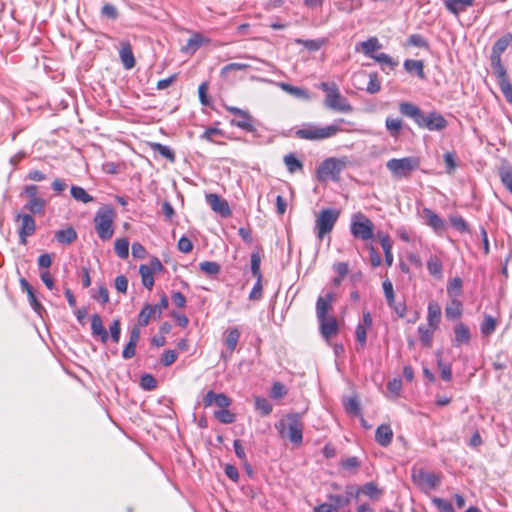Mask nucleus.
Listing matches in <instances>:
<instances>
[{
    "mask_svg": "<svg viewBox=\"0 0 512 512\" xmlns=\"http://www.w3.org/2000/svg\"><path fill=\"white\" fill-rule=\"evenodd\" d=\"M345 120L343 118H339L335 121V123L328 125L326 127H316L312 124H308L301 129H298L295 132V136L299 139L305 140H323L330 137L335 136L342 129L338 125V123H344Z\"/></svg>",
    "mask_w": 512,
    "mask_h": 512,
    "instance_id": "nucleus-1",
    "label": "nucleus"
},
{
    "mask_svg": "<svg viewBox=\"0 0 512 512\" xmlns=\"http://www.w3.org/2000/svg\"><path fill=\"white\" fill-rule=\"evenodd\" d=\"M114 217L115 210L111 205H104L97 210L94 216V224L98 237L101 240L107 241L112 238L114 234Z\"/></svg>",
    "mask_w": 512,
    "mask_h": 512,
    "instance_id": "nucleus-2",
    "label": "nucleus"
},
{
    "mask_svg": "<svg viewBox=\"0 0 512 512\" xmlns=\"http://www.w3.org/2000/svg\"><path fill=\"white\" fill-rule=\"evenodd\" d=\"M420 163V158L414 156L392 158L386 162V168L395 179H408L420 167Z\"/></svg>",
    "mask_w": 512,
    "mask_h": 512,
    "instance_id": "nucleus-3",
    "label": "nucleus"
},
{
    "mask_svg": "<svg viewBox=\"0 0 512 512\" xmlns=\"http://www.w3.org/2000/svg\"><path fill=\"white\" fill-rule=\"evenodd\" d=\"M346 168V161L338 158H327L317 167L316 175L320 182L328 179L339 180L341 172Z\"/></svg>",
    "mask_w": 512,
    "mask_h": 512,
    "instance_id": "nucleus-4",
    "label": "nucleus"
},
{
    "mask_svg": "<svg viewBox=\"0 0 512 512\" xmlns=\"http://www.w3.org/2000/svg\"><path fill=\"white\" fill-rule=\"evenodd\" d=\"M350 231L356 239L371 240L374 237V224L366 215L358 212L352 216Z\"/></svg>",
    "mask_w": 512,
    "mask_h": 512,
    "instance_id": "nucleus-5",
    "label": "nucleus"
},
{
    "mask_svg": "<svg viewBox=\"0 0 512 512\" xmlns=\"http://www.w3.org/2000/svg\"><path fill=\"white\" fill-rule=\"evenodd\" d=\"M339 211L333 208L323 209L316 219L317 236L322 239L326 234L330 233L337 222Z\"/></svg>",
    "mask_w": 512,
    "mask_h": 512,
    "instance_id": "nucleus-6",
    "label": "nucleus"
},
{
    "mask_svg": "<svg viewBox=\"0 0 512 512\" xmlns=\"http://www.w3.org/2000/svg\"><path fill=\"white\" fill-rule=\"evenodd\" d=\"M512 42V34L507 33L497 39V41L492 46L491 55H490V61H491V67L493 71L495 70H501L506 69L501 61V55L505 50L508 48V46Z\"/></svg>",
    "mask_w": 512,
    "mask_h": 512,
    "instance_id": "nucleus-7",
    "label": "nucleus"
},
{
    "mask_svg": "<svg viewBox=\"0 0 512 512\" xmlns=\"http://www.w3.org/2000/svg\"><path fill=\"white\" fill-rule=\"evenodd\" d=\"M302 413H290L287 415L288 420V438L296 445L303 441L304 424L301 421Z\"/></svg>",
    "mask_w": 512,
    "mask_h": 512,
    "instance_id": "nucleus-8",
    "label": "nucleus"
},
{
    "mask_svg": "<svg viewBox=\"0 0 512 512\" xmlns=\"http://www.w3.org/2000/svg\"><path fill=\"white\" fill-rule=\"evenodd\" d=\"M448 126V121L438 112L432 111L423 114L419 128H425L430 131H442Z\"/></svg>",
    "mask_w": 512,
    "mask_h": 512,
    "instance_id": "nucleus-9",
    "label": "nucleus"
},
{
    "mask_svg": "<svg viewBox=\"0 0 512 512\" xmlns=\"http://www.w3.org/2000/svg\"><path fill=\"white\" fill-rule=\"evenodd\" d=\"M324 104L325 107L338 112L349 113L353 110L348 99L342 96L338 89L333 93L326 94Z\"/></svg>",
    "mask_w": 512,
    "mask_h": 512,
    "instance_id": "nucleus-10",
    "label": "nucleus"
},
{
    "mask_svg": "<svg viewBox=\"0 0 512 512\" xmlns=\"http://www.w3.org/2000/svg\"><path fill=\"white\" fill-rule=\"evenodd\" d=\"M347 492L349 496H354L355 499H358L359 495L363 494L372 500H377L383 493L374 482H367L361 487L349 484L347 485Z\"/></svg>",
    "mask_w": 512,
    "mask_h": 512,
    "instance_id": "nucleus-11",
    "label": "nucleus"
},
{
    "mask_svg": "<svg viewBox=\"0 0 512 512\" xmlns=\"http://www.w3.org/2000/svg\"><path fill=\"white\" fill-rule=\"evenodd\" d=\"M205 199L214 212L218 213L224 218L231 216L232 212L230 210L227 200L223 199L218 194H206Z\"/></svg>",
    "mask_w": 512,
    "mask_h": 512,
    "instance_id": "nucleus-12",
    "label": "nucleus"
},
{
    "mask_svg": "<svg viewBox=\"0 0 512 512\" xmlns=\"http://www.w3.org/2000/svg\"><path fill=\"white\" fill-rule=\"evenodd\" d=\"M16 219H21L22 224L18 230L20 243L25 245L27 243L26 238L33 235L36 230V223L34 218L30 214H18Z\"/></svg>",
    "mask_w": 512,
    "mask_h": 512,
    "instance_id": "nucleus-13",
    "label": "nucleus"
},
{
    "mask_svg": "<svg viewBox=\"0 0 512 512\" xmlns=\"http://www.w3.org/2000/svg\"><path fill=\"white\" fill-rule=\"evenodd\" d=\"M493 73L497 78L498 86L506 101L512 104V84L508 79L507 70H495Z\"/></svg>",
    "mask_w": 512,
    "mask_h": 512,
    "instance_id": "nucleus-14",
    "label": "nucleus"
},
{
    "mask_svg": "<svg viewBox=\"0 0 512 512\" xmlns=\"http://www.w3.org/2000/svg\"><path fill=\"white\" fill-rule=\"evenodd\" d=\"M368 77L369 81L365 88L366 92L369 94H376L381 90V82L379 80V76L377 72L367 73L365 71L359 72L354 75V80L364 79Z\"/></svg>",
    "mask_w": 512,
    "mask_h": 512,
    "instance_id": "nucleus-15",
    "label": "nucleus"
},
{
    "mask_svg": "<svg viewBox=\"0 0 512 512\" xmlns=\"http://www.w3.org/2000/svg\"><path fill=\"white\" fill-rule=\"evenodd\" d=\"M211 40L199 32H194L187 40V44L181 48L183 53H195L202 45L209 44Z\"/></svg>",
    "mask_w": 512,
    "mask_h": 512,
    "instance_id": "nucleus-16",
    "label": "nucleus"
},
{
    "mask_svg": "<svg viewBox=\"0 0 512 512\" xmlns=\"http://www.w3.org/2000/svg\"><path fill=\"white\" fill-rule=\"evenodd\" d=\"M318 321L320 324V333L324 339L329 340L338 333L339 326L335 317H326Z\"/></svg>",
    "mask_w": 512,
    "mask_h": 512,
    "instance_id": "nucleus-17",
    "label": "nucleus"
},
{
    "mask_svg": "<svg viewBox=\"0 0 512 512\" xmlns=\"http://www.w3.org/2000/svg\"><path fill=\"white\" fill-rule=\"evenodd\" d=\"M91 334L93 337L99 338L102 343H106L109 339V334L103 326L102 319L99 314L91 316Z\"/></svg>",
    "mask_w": 512,
    "mask_h": 512,
    "instance_id": "nucleus-18",
    "label": "nucleus"
},
{
    "mask_svg": "<svg viewBox=\"0 0 512 512\" xmlns=\"http://www.w3.org/2000/svg\"><path fill=\"white\" fill-rule=\"evenodd\" d=\"M399 112L408 118H411L417 125L420 123V120L424 114V112L415 104L411 102H401L399 104Z\"/></svg>",
    "mask_w": 512,
    "mask_h": 512,
    "instance_id": "nucleus-19",
    "label": "nucleus"
},
{
    "mask_svg": "<svg viewBox=\"0 0 512 512\" xmlns=\"http://www.w3.org/2000/svg\"><path fill=\"white\" fill-rule=\"evenodd\" d=\"M454 340L453 345L460 347L463 344H468L471 340V332L469 327L463 322H459L454 326Z\"/></svg>",
    "mask_w": 512,
    "mask_h": 512,
    "instance_id": "nucleus-20",
    "label": "nucleus"
},
{
    "mask_svg": "<svg viewBox=\"0 0 512 512\" xmlns=\"http://www.w3.org/2000/svg\"><path fill=\"white\" fill-rule=\"evenodd\" d=\"M393 430L389 424H381L375 432V441L382 447H387L393 440Z\"/></svg>",
    "mask_w": 512,
    "mask_h": 512,
    "instance_id": "nucleus-21",
    "label": "nucleus"
},
{
    "mask_svg": "<svg viewBox=\"0 0 512 512\" xmlns=\"http://www.w3.org/2000/svg\"><path fill=\"white\" fill-rule=\"evenodd\" d=\"M441 314V306L435 301H430L427 308V321L429 327L433 330L439 327Z\"/></svg>",
    "mask_w": 512,
    "mask_h": 512,
    "instance_id": "nucleus-22",
    "label": "nucleus"
},
{
    "mask_svg": "<svg viewBox=\"0 0 512 512\" xmlns=\"http://www.w3.org/2000/svg\"><path fill=\"white\" fill-rule=\"evenodd\" d=\"M119 56L125 69L130 70L135 66L136 61L132 46L128 41L122 43L121 49L119 50Z\"/></svg>",
    "mask_w": 512,
    "mask_h": 512,
    "instance_id": "nucleus-23",
    "label": "nucleus"
},
{
    "mask_svg": "<svg viewBox=\"0 0 512 512\" xmlns=\"http://www.w3.org/2000/svg\"><path fill=\"white\" fill-rule=\"evenodd\" d=\"M463 314V304L459 299L451 298L445 307V316L448 320L459 319Z\"/></svg>",
    "mask_w": 512,
    "mask_h": 512,
    "instance_id": "nucleus-24",
    "label": "nucleus"
},
{
    "mask_svg": "<svg viewBox=\"0 0 512 512\" xmlns=\"http://www.w3.org/2000/svg\"><path fill=\"white\" fill-rule=\"evenodd\" d=\"M332 293H327L326 297L319 296L316 302L317 319L322 320L327 317L328 311L331 309Z\"/></svg>",
    "mask_w": 512,
    "mask_h": 512,
    "instance_id": "nucleus-25",
    "label": "nucleus"
},
{
    "mask_svg": "<svg viewBox=\"0 0 512 512\" xmlns=\"http://www.w3.org/2000/svg\"><path fill=\"white\" fill-rule=\"evenodd\" d=\"M474 4V0H444L446 9L454 15L465 11Z\"/></svg>",
    "mask_w": 512,
    "mask_h": 512,
    "instance_id": "nucleus-26",
    "label": "nucleus"
},
{
    "mask_svg": "<svg viewBox=\"0 0 512 512\" xmlns=\"http://www.w3.org/2000/svg\"><path fill=\"white\" fill-rule=\"evenodd\" d=\"M423 214L426 218L427 224L432 227L436 232L444 230L445 223L443 219L429 208L423 209Z\"/></svg>",
    "mask_w": 512,
    "mask_h": 512,
    "instance_id": "nucleus-27",
    "label": "nucleus"
},
{
    "mask_svg": "<svg viewBox=\"0 0 512 512\" xmlns=\"http://www.w3.org/2000/svg\"><path fill=\"white\" fill-rule=\"evenodd\" d=\"M240 336L241 332L237 327L228 328L226 330L224 344L228 351L230 352V354H232L235 351Z\"/></svg>",
    "mask_w": 512,
    "mask_h": 512,
    "instance_id": "nucleus-28",
    "label": "nucleus"
},
{
    "mask_svg": "<svg viewBox=\"0 0 512 512\" xmlns=\"http://www.w3.org/2000/svg\"><path fill=\"white\" fill-rule=\"evenodd\" d=\"M413 480L415 482H424L430 488H435L440 484V478L436 474L423 470H419L417 474H413Z\"/></svg>",
    "mask_w": 512,
    "mask_h": 512,
    "instance_id": "nucleus-29",
    "label": "nucleus"
},
{
    "mask_svg": "<svg viewBox=\"0 0 512 512\" xmlns=\"http://www.w3.org/2000/svg\"><path fill=\"white\" fill-rule=\"evenodd\" d=\"M404 69L410 74H416L420 79H425L424 63L422 60L406 59Z\"/></svg>",
    "mask_w": 512,
    "mask_h": 512,
    "instance_id": "nucleus-30",
    "label": "nucleus"
},
{
    "mask_svg": "<svg viewBox=\"0 0 512 512\" xmlns=\"http://www.w3.org/2000/svg\"><path fill=\"white\" fill-rule=\"evenodd\" d=\"M57 242L65 245L73 243L77 239V232L72 226L59 230L55 233Z\"/></svg>",
    "mask_w": 512,
    "mask_h": 512,
    "instance_id": "nucleus-31",
    "label": "nucleus"
},
{
    "mask_svg": "<svg viewBox=\"0 0 512 512\" xmlns=\"http://www.w3.org/2000/svg\"><path fill=\"white\" fill-rule=\"evenodd\" d=\"M240 120H236V119H232L230 121V125L231 126H235V127H238L246 132H255L256 131V128L255 126L253 125V117L250 115V113L248 112V117L246 116H240Z\"/></svg>",
    "mask_w": 512,
    "mask_h": 512,
    "instance_id": "nucleus-32",
    "label": "nucleus"
},
{
    "mask_svg": "<svg viewBox=\"0 0 512 512\" xmlns=\"http://www.w3.org/2000/svg\"><path fill=\"white\" fill-rule=\"evenodd\" d=\"M385 127L392 137H398L403 129V121L399 118L387 117Z\"/></svg>",
    "mask_w": 512,
    "mask_h": 512,
    "instance_id": "nucleus-33",
    "label": "nucleus"
},
{
    "mask_svg": "<svg viewBox=\"0 0 512 512\" xmlns=\"http://www.w3.org/2000/svg\"><path fill=\"white\" fill-rule=\"evenodd\" d=\"M496 326H497V320L494 317H492L491 315L485 314L484 320L480 325L481 334L484 337H488V336L492 335L496 330Z\"/></svg>",
    "mask_w": 512,
    "mask_h": 512,
    "instance_id": "nucleus-34",
    "label": "nucleus"
},
{
    "mask_svg": "<svg viewBox=\"0 0 512 512\" xmlns=\"http://www.w3.org/2000/svg\"><path fill=\"white\" fill-rule=\"evenodd\" d=\"M70 194L74 200L88 203L94 201V197L86 192V190L80 186L72 185L70 189Z\"/></svg>",
    "mask_w": 512,
    "mask_h": 512,
    "instance_id": "nucleus-35",
    "label": "nucleus"
},
{
    "mask_svg": "<svg viewBox=\"0 0 512 512\" xmlns=\"http://www.w3.org/2000/svg\"><path fill=\"white\" fill-rule=\"evenodd\" d=\"M427 269L429 273L437 279L443 276V267L437 256H431L427 261Z\"/></svg>",
    "mask_w": 512,
    "mask_h": 512,
    "instance_id": "nucleus-36",
    "label": "nucleus"
},
{
    "mask_svg": "<svg viewBox=\"0 0 512 512\" xmlns=\"http://www.w3.org/2000/svg\"><path fill=\"white\" fill-rule=\"evenodd\" d=\"M434 331L432 328H427L424 325L418 327V336L421 344L427 348L432 346Z\"/></svg>",
    "mask_w": 512,
    "mask_h": 512,
    "instance_id": "nucleus-37",
    "label": "nucleus"
},
{
    "mask_svg": "<svg viewBox=\"0 0 512 512\" xmlns=\"http://www.w3.org/2000/svg\"><path fill=\"white\" fill-rule=\"evenodd\" d=\"M283 160L287 170L290 173H295L303 169L302 161H300L294 153H289L285 155Z\"/></svg>",
    "mask_w": 512,
    "mask_h": 512,
    "instance_id": "nucleus-38",
    "label": "nucleus"
},
{
    "mask_svg": "<svg viewBox=\"0 0 512 512\" xmlns=\"http://www.w3.org/2000/svg\"><path fill=\"white\" fill-rule=\"evenodd\" d=\"M255 409L261 416H268L273 410V406L267 398L257 396L254 399Z\"/></svg>",
    "mask_w": 512,
    "mask_h": 512,
    "instance_id": "nucleus-39",
    "label": "nucleus"
},
{
    "mask_svg": "<svg viewBox=\"0 0 512 512\" xmlns=\"http://www.w3.org/2000/svg\"><path fill=\"white\" fill-rule=\"evenodd\" d=\"M362 52L366 55L372 58V56H375L373 53L381 48V45L379 43L378 38L371 37L366 41H363L361 43Z\"/></svg>",
    "mask_w": 512,
    "mask_h": 512,
    "instance_id": "nucleus-40",
    "label": "nucleus"
},
{
    "mask_svg": "<svg viewBox=\"0 0 512 512\" xmlns=\"http://www.w3.org/2000/svg\"><path fill=\"white\" fill-rule=\"evenodd\" d=\"M151 148L153 151L158 152L161 156L166 158L171 163L175 162L176 156L174 151L170 147L163 145L161 143H152Z\"/></svg>",
    "mask_w": 512,
    "mask_h": 512,
    "instance_id": "nucleus-41",
    "label": "nucleus"
},
{
    "mask_svg": "<svg viewBox=\"0 0 512 512\" xmlns=\"http://www.w3.org/2000/svg\"><path fill=\"white\" fill-rule=\"evenodd\" d=\"M447 293L450 298L459 299L462 294V280L460 277H455L448 283Z\"/></svg>",
    "mask_w": 512,
    "mask_h": 512,
    "instance_id": "nucleus-42",
    "label": "nucleus"
},
{
    "mask_svg": "<svg viewBox=\"0 0 512 512\" xmlns=\"http://www.w3.org/2000/svg\"><path fill=\"white\" fill-rule=\"evenodd\" d=\"M45 200L42 198L30 199L25 205L24 209L30 211L32 214H41L45 208Z\"/></svg>",
    "mask_w": 512,
    "mask_h": 512,
    "instance_id": "nucleus-43",
    "label": "nucleus"
},
{
    "mask_svg": "<svg viewBox=\"0 0 512 512\" xmlns=\"http://www.w3.org/2000/svg\"><path fill=\"white\" fill-rule=\"evenodd\" d=\"M345 411L353 416L361 415L360 403L356 396L350 397L343 402Z\"/></svg>",
    "mask_w": 512,
    "mask_h": 512,
    "instance_id": "nucleus-44",
    "label": "nucleus"
},
{
    "mask_svg": "<svg viewBox=\"0 0 512 512\" xmlns=\"http://www.w3.org/2000/svg\"><path fill=\"white\" fill-rule=\"evenodd\" d=\"M339 466L355 474L361 467V460L356 456L348 457L344 460H341L339 462Z\"/></svg>",
    "mask_w": 512,
    "mask_h": 512,
    "instance_id": "nucleus-45",
    "label": "nucleus"
},
{
    "mask_svg": "<svg viewBox=\"0 0 512 512\" xmlns=\"http://www.w3.org/2000/svg\"><path fill=\"white\" fill-rule=\"evenodd\" d=\"M139 273L141 275L143 286L151 290L154 285V277L151 273V269H149L147 265L142 264L139 267Z\"/></svg>",
    "mask_w": 512,
    "mask_h": 512,
    "instance_id": "nucleus-46",
    "label": "nucleus"
},
{
    "mask_svg": "<svg viewBox=\"0 0 512 512\" xmlns=\"http://www.w3.org/2000/svg\"><path fill=\"white\" fill-rule=\"evenodd\" d=\"M280 87L285 92L289 93L290 95H292V96H294L296 98H304V99H308L309 98L308 91L306 89H303V88H300V87H297V86H293V85L288 84V83H281Z\"/></svg>",
    "mask_w": 512,
    "mask_h": 512,
    "instance_id": "nucleus-47",
    "label": "nucleus"
},
{
    "mask_svg": "<svg viewBox=\"0 0 512 512\" xmlns=\"http://www.w3.org/2000/svg\"><path fill=\"white\" fill-rule=\"evenodd\" d=\"M199 269L208 276H216L221 271V266L214 261H203L199 264Z\"/></svg>",
    "mask_w": 512,
    "mask_h": 512,
    "instance_id": "nucleus-48",
    "label": "nucleus"
},
{
    "mask_svg": "<svg viewBox=\"0 0 512 512\" xmlns=\"http://www.w3.org/2000/svg\"><path fill=\"white\" fill-rule=\"evenodd\" d=\"M115 253L121 259H127L129 256V241L126 238H119L114 244Z\"/></svg>",
    "mask_w": 512,
    "mask_h": 512,
    "instance_id": "nucleus-49",
    "label": "nucleus"
},
{
    "mask_svg": "<svg viewBox=\"0 0 512 512\" xmlns=\"http://www.w3.org/2000/svg\"><path fill=\"white\" fill-rule=\"evenodd\" d=\"M437 358V366L438 369L440 370L441 378L444 381H450L452 379L451 364L442 361L441 352L437 353Z\"/></svg>",
    "mask_w": 512,
    "mask_h": 512,
    "instance_id": "nucleus-50",
    "label": "nucleus"
},
{
    "mask_svg": "<svg viewBox=\"0 0 512 512\" xmlns=\"http://www.w3.org/2000/svg\"><path fill=\"white\" fill-rule=\"evenodd\" d=\"M345 496L339 495V494H328L327 499L330 502H335L340 509L343 506H347L350 504L352 499H355L354 496H349L347 492V486L345 487Z\"/></svg>",
    "mask_w": 512,
    "mask_h": 512,
    "instance_id": "nucleus-51",
    "label": "nucleus"
},
{
    "mask_svg": "<svg viewBox=\"0 0 512 512\" xmlns=\"http://www.w3.org/2000/svg\"><path fill=\"white\" fill-rule=\"evenodd\" d=\"M169 306L168 297L165 294H162L160 298V302L158 304H151V312L153 314V319L158 320L162 316V310L167 309Z\"/></svg>",
    "mask_w": 512,
    "mask_h": 512,
    "instance_id": "nucleus-52",
    "label": "nucleus"
},
{
    "mask_svg": "<svg viewBox=\"0 0 512 512\" xmlns=\"http://www.w3.org/2000/svg\"><path fill=\"white\" fill-rule=\"evenodd\" d=\"M214 417L222 424H232L236 420V415L228 409L215 411Z\"/></svg>",
    "mask_w": 512,
    "mask_h": 512,
    "instance_id": "nucleus-53",
    "label": "nucleus"
},
{
    "mask_svg": "<svg viewBox=\"0 0 512 512\" xmlns=\"http://www.w3.org/2000/svg\"><path fill=\"white\" fill-rule=\"evenodd\" d=\"M151 319H153L151 304L146 303L138 315V324L142 327H145L149 324Z\"/></svg>",
    "mask_w": 512,
    "mask_h": 512,
    "instance_id": "nucleus-54",
    "label": "nucleus"
},
{
    "mask_svg": "<svg viewBox=\"0 0 512 512\" xmlns=\"http://www.w3.org/2000/svg\"><path fill=\"white\" fill-rule=\"evenodd\" d=\"M261 265V257L259 252H252L251 253V273L252 275L257 279H262V273L260 270Z\"/></svg>",
    "mask_w": 512,
    "mask_h": 512,
    "instance_id": "nucleus-55",
    "label": "nucleus"
},
{
    "mask_svg": "<svg viewBox=\"0 0 512 512\" xmlns=\"http://www.w3.org/2000/svg\"><path fill=\"white\" fill-rule=\"evenodd\" d=\"M140 387L146 391H152L157 387V380L152 374H143L140 378Z\"/></svg>",
    "mask_w": 512,
    "mask_h": 512,
    "instance_id": "nucleus-56",
    "label": "nucleus"
},
{
    "mask_svg": "<svg viewBox=\"0 0 512 512\" xmlns=\"http://www.w3.org/2000/svg\"><path fill=\"white\" fill-rule=\"evenodd\" d=\"M450 223L453 228H455L460 233H468L469 232V225L466 222V220L458 215L451 216L450 217Z\"/></svg>",
    "mask_w": 512,
    "mask_h": 512,
    "instance_id": "nucleus-57",
    "label": "nucleus"
},
{
    "mask_svg": "<svg viewBox=\"0 0 512 512\" xmlns=\"http://www.w3.org/2000/svg\"><path fill=\"white\" fill-rule=\"evenodd\" d=\"M407 43L410 46L418 47V48H429L428 41L420 34H412L408 37Z\"/></svg>",
    "mask_w": 512,
    "mask_h": 512,
    "instance_id": "nucleus-58",
    "label": "nucleus"
},
{
    "mask_svg": "<svg viewBox=\"0 0 512 512\" xmlns=\"http://www.w3.org/2000/svg\"><path fill=\"white\" fill-rule=\"evenodd\" d=\"M499 175L504 187L512 194V168H502Z\"/></svg>",
    "mask_w": 512,
    "mask_h": 512,
    "instance_id": "nucleus-59",
    "label": "nucleus"
},
{
    "mask_svg": "<svg viewBox=\"0 0 512 512\" xmlns=\"http://www.w3.org/2000/svg\"><path fill=\"white\" fill-rule=\"evenodd\" d=\"M28 296V300H29V304L31 306V308L39 315L42 317V314L46 312L45 308L43 307V305L39 302V300L37 299L36 297V292L35 290L31 291L30 293L27 294Z\"/></svg>",
    "mask_w": 512,
    "mask_h": 512,
    "instance_id": "nucleus-60",
    "label": "nucleus"
},
{
    "mask_svg": "<svg viewBox=\"0 0 512 512\" xmlns=\"http://www.w3.org/2000/svg\"><path fill=\"white\" fill-rule=\"evenodd\" d=\"M382 286L388 306L394 305L395 294L392 282L389 279H386L385 281H383Z\"/></svg>",
    "mask_w": 512,
    "mask_h": 512,
    "instance_id": "nucleus-61",
    "label": "nucleus"
},
{
    "mask_svg": "<svg viewBox=\"0 0 512 512\" xmlns=\"http://www.w3.org/2000/svg\"><path fill=\"white\" fill-rule=\"evenodd\" d=\"M372 58L381 65L388 66L391 70L398 65V62L394 61L393 58L386 53L376 54L375 56H372Z\"/></svg>",
    "mask_w": 512,
    "mask_h": 512,
    "instance_id": "nucleus-62",
    "label": "nucleus"
},
{
    "mask_svg": "<svg viewBox=\"0 0 512 512\" xmlns=\"http://www.w3.org/2000/svg\"><path fill=\"white\" fill-rule=\"evenodd\" d=\"M109 334L114 343H118L121 337V321L120 319L113 320L109 326Z\"/></svg>",
    "mask_w": 512,
    "mask_h": 512,
    "instance_id": "nucleus-63",
    "label": "nucleus"
},
{
    "mask_svg": "<svg viewBox=\"0 0 512 512\" xmlns=\"http://www.w3.org/2000/svg\"><path fill=\"white\" fill-rule=\"evenodd\" d=\"M101 14L104 17L111 20H116L119 16L117 8L110 3H106L105 5H103V7L101 8Z\"/></svg>",
    "mask_w": 512,
    "mask_h": 512,
    "instance_id": "nucleus-64",
    "label": "nucleus"
}]
</instances>
